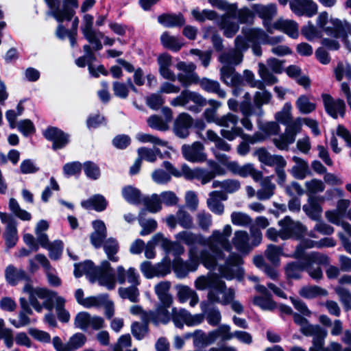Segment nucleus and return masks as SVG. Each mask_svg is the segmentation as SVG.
Wrapping results in <instances>:
<instances>
[{
  "label": "nucleus",
  "mask_w": 351,
  "mask_h": 351,
  "mask_svg": "<svg viewBox=\"0 0 351 351\" xmlns=\"http://www.w3.org/2000/svg\"><path fill=\"white\" fill-rule=\"evenodd\" d=\"M232 232L230 225L224 226L223 230H213L211 235L205 238L202 234H196L190 231H182L176 234L175 238L180 243H183L191 248H196L195 244L206 245L211 256L215 259H223L225 254L223 251H230L231 246L229 243V237Z\"/></svg>",
  "instance_id": "nucleus-1"
},
{
  "label": "nucleus",
  "mask_w": 351,
  "mask_h": 351,
  "mask_svg": "<svg viewBox=\"0 0 351 351\" xmlns=\"http://www.w3.org/2000/svg\"><path fill=\"white\" fill-rule=\"evenodd\" d=\"M23 291L29 294V303L37 312L40 313L43 307L51 311L54 305L58 319L63 323L69 321L70 314L64 308L66 300L57 293L45 288H34L29 282L25 285Z\"/></svg>",
  "instance_id": "nucleus-2"
},
{
  "label": "nucleus",
  "mask_w": 351,
  "mask_h": 351,
  "mask_svg": "<svg viewBox=\"0 0 351 351\" xmlns=\"http://www.w3.org/2000/svg\"><path fill=\"white\" fill-rule=\"evenodd\" d=\"M301 259L303 261H293L286 265L285 272L287 278L298 279L302 271L306 270L313 279L320 280L323 276L322 271L319 266L314 267L313 265H328L330 263L327 255L317 252L307 254Z\"/></svg>",
  "instance_id": "nucleus-3"
},
{
  "label": "nucleus",
  "mask_w": 351,
  "mask_h": 351,
  "mask_svg": "<svg viewBox=\"0 0 351 351\" xmlns=\"http://www.w3.org/2000/svg\"><path fill=\"white\" fill-rule=\"evenodd\" d=\"M213 256L207 250H203L200 252L196 248L189 250V260L184 261L181 258L176 257L172 263L173 269L177 277L183 278L186 277L190 271H195L201 262L207 269H215L217 265Z\"/></svg>",
  "instance_id": "nucleus-4"
},
{
  "label": "nucleus",
  "mask_w": 351,
  "mask_h": 351,
  "mask_svg": "<svg viewBox=\"0 0 351 351\" xmlns=\"http://www.w3.org/2000/svg\"><path fill=\"white\" fill-rule=\"evenodd\" d=\"M178 70L181 73L178 74V80L184 87H189L192 84H199L200 87L205 91L217 94L221 98H225L226 92L221 89L220 84L217 81L206 77L199 79L198 75L195 72L196 66L192 63L179 62L176 64Z\"/></svg>",
  "instance_id": "nucleus-5"
},
{
  "label": "nucleus",
  "mask_w": 351,
  "mask_h": 351,
  "mask_svg": "<svg viewBox=\"0 0 351 351\" xmlns=\"http://www.w3.org/2000/svg\"><path fill=\"white\" fill-rule=\"evenodd\" d=\"M316 25L323 33L335 38H342L349 47L348 37L351 36V23L346 20L329 16L326 11L320 12L316 19Z\"/></svg>",
  "instance_id": "nucleus-6"
},
{
  "label": "nucleus",
  "mask_w": 351,
  "mask_h": 351,
  "mask_svg": "<svg viewBox=\"0 0 351 351\" xmlns=\"http://www.w3.org/2000/svg\"><path fill=\"white\" fill-rule=\"evenodd\" d=\"M238 122L239 117L230 112L219 117L217 125L223 128L220 131L221 135L228 141H233L237 136H240L251 143H255L263 139L260 137L258 133L253 136L244 134L243 129L237 126Z\"/></svg>",
  "instance_id": "nucleus-7"
},
{
  "label": "nucleus",
  "mask_w": 351,
  "mask_h": 351,
  "mask_svg": "<svg viewBox=\"0 0 351 351\" xmlns=\"http://www.w3.org/2000/svg\"><path fill=\"white\" fill-rule=\"evenodd\" d=\"M250 234L241 230L235 231L231 243L229 241L230 246L232 245L241 254H248L261 243L263 238L262 232L258 228L250 227Z\"/></svg>",
  "instance_id": "nucleus-8"
},
{
  "label": "nucleus",
  "mask_w": 351,
  "mask_h": 351,
  "mask_svg": "<svg viewBox=\"0 0 351 351\" xmlns=\"http://www.w3.org/2000/svg\"><path fill=\"white\" fill-rule=\"evenodd\" d=\"M235 5V12L232 14H228V12L222 15L219 22L220 29L223 30V34L226 37L231 38L238 32L239 26L237 20L241 23H247L252 19V13L247 8H242L239 10H237V6Z\"/></svg>",
  "instance_id": "nucleus-9"
},
{
  "label": "nucleus",
  "mask_w": 351,
  "mask_h": 351,
  "mask_svg": "<svg viewBox=\"0 0 351 351\" xmlns=\"http://www.w3.org/2000/svg\"><path fill=\"white\" fill-rule=\"evenodd\" d=\"M281 229L278 232L275 228H270L267 230L266 235L269 239L277 241L280 237L283 240L290 238H300L305 231L304 227L298 221H293L289 217H285L279 221Z\"/></svg>",
  "instance_id": "nucleus-10"
},
{
  "label": "nucleus",
  "mask_w": 351,
  "mask_h": 351,
  "mask_svg": "<svg viewBox=\"0 0 351 351\" xmlns=\"http://www.w3.org/2000/svg\"><path fill=\"white\" fill-rule=\"evenodd\" d=\"M172 106H182L194 112H200L199 107L206 104V99L199 93L190 90H184L170 101Z\"/></svg>",
  "instance_id": "nucleus-11"
},
{
  "label": "nucleus",
  "mask_w": 351,
  "mask_h": 351,
  "mask_svg": "<svg viewBox=\"0 0 351 351\" xmlns=\"http://www.w3.org/2000/svg\"><path fill=\"white\" fill-rule=\"evenodd\" d=\"M242 263L243 260L241 256L232 252L226 259L224 265L219 266L218 270L221 276L227 280L237 278L241 280L244 274L243 269L241 267Z\"/></svg>",
  "instance_id": "nucleus-12"
},
{
  "label": "nucleus",
  "mask_w": 351,
  "mask_h": 351,
  "mask_svg": "<svg viewBox=\"0 0 351 351\" xmlns=\"http://www.w3.org/2000/svg\"><path fill=\"white\" fill-rule=\"evenodd\" d=\"M74 326L83 331L89 330H99L106 326L105 320L103 317L93 315L86 311H82L77 313L74 317Z\"/></svg>",
  "instance_id": "nucleus-13"
},
{
  "label": "nucleus",
  "mask_w": 351,
  "mask_h": 351,
  "mask_svg": "<svg viewBox=\"0 0 351 351\" xmlns=\"http://www.w3.org/2000/svg\"><path fill=\"white\" fill-rule=\"evenodd\" d=\"M234 295L233 289H228L223 281L218 280L216 281L215 287L208 291V299L213 303L228 305L234 298Z\"/></svg>",
  "instance_id": "nucleus-14"
},
{
  "label": "nucleus",
  "mask_w": 351,
  "mask_h": 351,
  "mask_svg": "<svg viewBox=\"0 0 351 351\" xmlns=\"http://www.w3.org/2000/svg\"><path fill=\"white\" fill-rule=\"evenodd\" d=\"M283 5H286L288 0H278ZM289 7L291 10L298 16H306L311 18L318 12V5L313 0H290Z\"/></svg>",
  "instance_id": "nucleus-15"
},
{
  "label": "nucleus",
  "mask_w": 351,
  "mask_h": 351,
  "mask_svg": "<svg viewBox=\"0 0 351 351\" xmlns=\"http://www.w3.org/2000/svg\"><path fill=\"white\" fill-rule=\"evenodd\" d=\"M93 25V17L90 14H85L83 18L82 32L88 43L93 45V49L99 51L103 47L100 40L104 37V34L99 31L94 30Z\"/></svg>",
  "instance_id": "nucleus-16"
},
{
  "label": "nucleus",
  "mask_w": 351,
  "mask_h": 351,
  "mask_svg": "<svg viewBox=\"0 0 351 351\" xmlns=\"http://www.w3.org/2000/svg\"><path fill=\"white\" fill-rule=\"evenodd\" d=\"M95 282L99 285L106 287L111 290L115 287L117 281V275L113 273L110 264L107 261L101 262V265L97 268L95 274Z\"/></svg>",
  "instance_id": "nucleus-17"
},
{
  "label": "nucleus",
  "mask_w": 351,
  "mask_h": 351,
  "mask_svg": "<svg viewBox=\"0 0 351 351\" xmlns=\"http://www.w3.org/2000/svg\"><path fill=\"white\" fill-rule=\"evenodd\" d=\"M78 8L77 0H63V8H59V2L57 0L56 6L54 8H49V15L52 16L59 23L64 21H71L74 16L75 9Z\"/></svg>",
  "instance_id": "nucleus-18"
},
{
  "label": "nucleus",
  "mask_w": 351,
  "mask_h": 351,
  "mask_svg": "<svg viewBox=\"0 0 351 351\" xmlns=\"http://www.w3.org/2000/svg\"><path fill=\"white\" fill-rule=\"evenodd\" d=\"M1 221L5 225L3 237L8 248L13 247L19 240L17 223L8 214L0 212Z\"/></svg>",
  "instance_id": "nucleus-19"
},
{
  "label": "nucleus",
  "mask_w": 351,
  "mask_h": 351,
  "mask_svg": "<svg viewBox=\"0 0 351 351\" xmlns=\"http://www.w3.org/2000/svg\"><path fill=\"white\" fill-rule=\"evenodd\" d=\"M220 79L228 86L234 87L233 95L238 96L240 93V86L243 85L242 76L232 66H222L220 69Z\"/></svg>",
  "instance_id": "nucleus-20"
},
{
  "label": "nucleus",
  "mask_w": 351,
  "mask_h": 351,
  "mask_svg": "<svg viewBox=\"0 0 351 351\" xmlns=\"http://www.w3.org/2000/svg\"><path fill=\"white\" fill-rule=\"evenodd\" d=\"M86 341V337L82 332H77L72 335L67 343H62L58 337L53 338L52 343L57 351H74L82 347Z\"/></svg>",
  "instance_id": "nucleus-21"
},
{
  "label": "nucleus",
  "mask_w": 351,
  "mask_h": 351,
  "mask_svg": "<svg viewBox=\"0 0 351 351\" xmlns=\"http://www.w3.org/2000/svg\"><path fill=\"white\" fill-rule=\"evenodd\" d=\"M322 98L326 112L332 118L343 117L346 112V104L343 100L334 99L328 94H322Z\"/></svg>",
  "instance_id": "nucleus-22"
},
{
  "label": "nucleus",
  "mask_w": 351,
  "mask_h": 351,
  "mask_svg": "<svg viewBox=\"0 0 351 351\" xmlns=\"http://www.w3.org/2000/svg\"><path fill=\"white\" fill-rule=\"evenodd\" d=\"M182 174L187 180H197L202 184L210 182L215 178V173L203 168L191 169L188 165L182 166Z\"/></svg>",
  "instance_id": "nucleus-23"
},
{
  "label": "nucleus",
  "mask_w": 351,
  "mask_h": 351,
  "mask_svg": "<svg viewBox=\"0 0 351 351\" xmlns=\"http://www.w3.org/2000/svg\"><path fill=\"white\" fill-rule=\"evenodd\" d=\"M182 153L184 158L191 162H202L206 160L204 147L198 141L193 143L191 145H182Z\"/></svg>",
  "instance_id": "nucleus-24"
},
{
  "label": "nucleus",
  "mask_w": 351,
  "mask_h": 351,
  "mask_svg": "<svg viewBox=\"0 0 351 351\" xmlns=\"http://www.w3.org/2000/svg\"><path fill=\"white\" fill-rule=\"evenodd\" d=\"M163 167L167 171H168V173L165 172L162 169H156L152 174L153 180L157 184H165L168 183L171 180V176H173L177 178L182 176V171H180L176 169L172 164L168 161H165L163 162Z\"/></svg>",
  "instance_id": "nucleus-25"
},
{
  "label": "nucleus",
  "mask_w": 351,
  "mask_h": 351,
  "mask_svg": "<svg viewBox=\"0 0 351 351\" xmlns=\"http://www.w3.org/2000/svg\"><path fill=\"white\" fill-rule=\"evenodd\" d=\"M193 124V118L187 113H180L174 121L173 131L180 138H186L189 134V128Z\"/></svg>",
  "instance_id": "nucleus-26"
},
{
  "label": "nucleus",
  "mask_w": 351,
  "mask_h": 351,
  "mask_svg": "<svg viewBox=\"0 0 351 351\" xmlns=\"http://www.w3.org/2000/svg\"><path fill=\"white\" fill-rule=\"evenodd\" d=\"M117 281L120 285L126 282L130 285H140V275L134 267L125 269L123 266L119 265L116 269Z\"/></svg>",
  "instance_id": "nucleus-27"
},
{
  "label": "nucleus",
  "mask_w": 351,
  "mask_h": 351,
  "mask_svg": "<svg viewBox=\"0 0 351 351\" xmlns=\"http://www.w3.org/2000/svg\"><path fill=\"white\" fill-rule=\"evenodd\" d=\"M44 136L47 139L53 141V149L63 148L69 141V135L57 128H48L45 131Z\"/></svg>",
  "instance_id": "nucleus-28"
},
{
  "label": "nucleus",
  "mask_w": 351,
  "mask_h": 351,
  "mask_svg": "<svg viewBox=\"0 0 351 351\" xmlns=\"http://www.w3.org/2000/svg\"><path fill=\"white\" fill-rule=\"evenodd\" d=\"M245 32L250 40L253 42H262V43L269 44L271 45H276L281 43L284 39V37L282 36H268L264 31L260 29H248Z\"/></svg>",
  "instance_id": "nucleus-29"
},
{
  "label": "nucleus",
  "mask_w": 351,
  "mask_h": 351,
  "mask_svg": "<svg viewBox=\"0 0 351 351\" xmlns=\"http://www.w3.org/2000/svg\"><path fill=\"white\" fill-rule=\"evenodd\" d=\"M294 322L300 326V331L306 336H312L313 338L317 334L325 335V329L317 325H311L306 319L297 313L293 314Z\"/></svg>",
  "instance_id": "nucleus-30"
},
{
  "label": "nucleus",
  "mask_w": 351,
  "mask_h": 351,
  "mask_svg": "<svg viewBox=\"0 0 351 351\" xmlns=\"http://www.w3.org/2000/svg\"><path fill=\"white\" fill-rule=\"evenodd\" d=\"M227 198V195L222 191H212L209 193L207 206L213 213L221 215L224 213V206L221 201L226 200Z\"/></svg>",
  "instance_id": "nucleus-31"
},
{
  "label": "nucleus",
  "mask_w": 351,
  "mask_h": 351,
  "mask_svg": "<svg viewBox=\"0 0 351 351\" xmlns=\"http://www.w3.org/2000/svg\"><path fill=\"white\" fill-rule=\"evenodd\" d=\"M158 63L159 65V73L163 78L175 82L178 80L173 71L170 69L172 65V58L167 53H163L158 56Z\"/></svg>",
  "instance_id": "nucleus-32"
},
{
  "label": "nucleus",
  "mask_w": 351,
  "mask_h": 351,
  "mask_svg": "<svg viewBox=\"0 0 351 351\" xmlns=\"http://www.w3.org/2000/svg\"><path fill=\"white\" fill-rule=\"evenodd\" d=\"M258 89L259 90L256 91L253 97L254 105L253 110L256 112V115L260 117L263 114L262 106L263 105L268 104L270 102L272 96L271 93L265 89L264 84L263 87Z\"/></svg>",
  "instance_id": "nucleus-33"
},
{
  "label": "nucleus",
  "mask_w": 351,
  "mask_h": 351,
  "mask_svg": "<svg viewBox=\"0 0 351 351\" xmlns=\"http://www.w3.org/2000/svg\"><path fill=\"white\" fill-rule=\"evenodd\" d=\"M274 27L292 38H297L299 36L298 23L293 20L279 19L274 23Z\"/></svg>",
  "instance_id": "nucleus-34"
},
{
  "label": "nucleus",
  "mask_w": 351,
  "mask_h": 351,
  "mask_svg": "<svg viewBox=\"0 0 351 351\" xmlns=\"http://www.w3.org/2000/svg\"><path fill=\"white\" fill-rule=\"evenodd\" d=\"M169 308L164 304L160 303L154 311L149 312V322H152L154 324H166L171 319V313L169 311Z\"/></svg>",
  "instance_id": "nucleus-35"
},
{
  "label": "nucleus",
  "mask_w": 351,
  "mask_h": 351,
  "mask_svg": "<svg viewBox=\"0 0 351 351\" xmlns=\"http://www.w3.org/2000/svg\"><path fill=\"white\" fill-rule=\"evenodd\" d=\"M94 232L90 234V242L96 247H100L107 235L106 225L103 221L96 220L93 221Z\"/></svg>",
  "instance_id": "nucleus-36"
},
{
  "label": "nucleus",
  "mask_w": 351,
  "mask_h": 351,
  "mask_svg": "<svg viewBox=\"0 0 351 351\" xmlns=\"http://www.w3.org/2000/svg\"><path fill=\"white\" fill-rule=\"evenodd\" d=\"M325 335L317 334L313 339V346L310 348L309 351H343L342 346L337 342H331L327 347H324V339L327 336V331L325 330Z\"/></svg>",
  "instance_id": "nucleus-37"
},
{
  "label": "nucleus",
  "mask_w": 351,
  "mask_h": 351,
  "mask_svg": "<svg viewBox=\"0 0 351 351\" xmlns=\"http://www.w3.org/2000/svg\"><path fill=\"white\" fill-rule=\"evenodd\" d=\"M163 112L166 114L167 116L165 120L162 119V117L157 115H153L148 118L147 124L151 128L160 131H165L168 130V124L172 118V112L169 108H165L163 109Z\"/></svg>",
  "instance_id": "nucleus-38"
},
{
  "label": "nucleus",
  "mask_w": 351,
  "mask_h": 351,
  "mask_svg": "<svg viewBox=\"0 0 351 351\" xmlns=\"http://www.w3.org/2000/svg\"><path fill=\"white\" fill-rule=\"evenodd\" d=\"M171 283L168 281H161L154 287V291L160 303L167 306H171L173 303V298L169 293Z\"/></svg>",
  "instance_id": "nucleus-39"
},
{
  "label": "nucleus",
  "mask_w": 351,
  "mask_h": 351,
  "mask_svg": "<svg viewBox=\"0 0 351 351\" xmlns=\"http://www.w3.org/2000/svg\"><path fill=\"white\" fill-rule=\"evenodd\" d=\"M97 268L90 261H86L82 263L75 264L74 275L76 278H80L82 275H86L91 282H95V274Z\"/></svg>",
  "instance_id": "nucleus-40"
},
{
  "label": "nucleus",
  "mask_w": 351,
  "mask_h": 351,
  "mask_svg": "<svg viewBox=\"0 0 351 351\" xmlns=\"http://www.w3.org/2000/svg\"><path fill=\"white\" fill-rule=\"evenodd\" d=\"M200 308L202 311V314H204V318L206 317L208 324L213 326H216L221 322V315L217 308H210V304L207 302H201Z\"/></svg>",
  "instance_id": "nucleus-41"
},
{
  "label": "nucleus",
  "mask_w": 351,
  "mask_h": 351,
  "mask_svg": "<svg viewBox=\"0 0 351 351\" xmlns=\"http://www.w3.org/2000/svg\"><path fill=\"white\" fill-rule=\"evenodd\" d=\"M243 58L241 51L235 49H230L222 53L219 57V61L223 66H232L240 64Z\"/></svg>",
  "instance_id": "nucleus-42"
},
{
  "label": "nucleus",
  "mask_w": 351,
  "mask_h": 351,
  "mask_svg": "<svg viewBox=\"0 0 351 351\" xmlns=\"http://www.w3.org/2000/svg\"><path fill=\"white\" fill-rule=\"evenodd\" d=\"M160 41L163 47L173 51H179L183 46V42L180 38L171 35L167 32L161 35Z\"/></svg>",
  "instance_id": "nucleus-43"
},
{
  "label": "nucleus",
  "mask_w": 351,
  "mask_h": 351,
  "mask_svg": "<svg viewBox=\"0 0 351 351\" xmlns=\"http://www.w3.org/2000/svg\"><path fill=\"white\" fill-rule=\"evenodd\" d=\"M81 205L86 209L102 211L106 208L107 202L104 196L95 195L87 200L82 201Z\"/></svg>",
  "instance_id": "nucleus-44"
},
{
  "label": "nucleus",
  "mask_w": 351,
  "mask_h": 351,
  "mask_svg": "<svg viewBox=\"0 0 351 351\" xmlns=\"http://www.w3.org/2000/svg\"><path fill=\"white\" fill-rule=\"evenodd\" d=\"M240 111L243 115L241 119V123L245 130L252 131L253 130V124L250 117L253 114H256V112L253 110V106L249 103H242L240 105Z\"/></svg>",
  "instance_id": "nucleus-45"
},
{
  "label": "nucleus",
  "mask_w": 351,
  "mask_h": 351,
  "mask_svg": "<svg viewBox=\"0 0 351 351\" xmlns=\"http://www.w3.org/2000/svg\"><path fill=\"white\" fill-rule=\"evenodd\" d=\"M158 21L167 27L181 26L185 23L182 14H162L158 17Z\"/></svg>",
  "instance_id": "nucleus-46"
},
{
  "label": "nucleus",
  "mask_w": 351,
  "mask_h": 351,
  "mask_svg": "<svg viewBox=\"0 0 351 351\" xmlns=\"http://www.w3.org/2000/svg\"><path fill=\"white\" fill-rule=\"evenodd\" d=\"M5 273L7 281L13 285L19 280H25L27 278V274L23 269H17L11 265L6 267Z\"/></svg>",
  "instance_id": "nucleus-47"
},
{
  "label": "nucleus",
  "mask_w": 351,
  "mask_h": 351,
  "mask_svg": "<svg viewBox=\"0 0 351 351\" xmlns=\"http://www.w3.org/2000/svg\"><path fill=\"white\" fill-rule=\"evenodd\" d=\"M295 165L292 167L291 173L297 179H304L308 172V163L298 156L292 158Z\"/></svg>",
  "instance_id": "nucleus-48"
},
{
  "label": "nucleus",
  "mask_w": 351,
  "mask_h": 351,
  "mask_svg": "<svg viewBox=\"0 0 351 351\" xmlns=\"http://www.w3.org/2000/svg\"><path fill=\"white\" fill-rule=\"evenodd\" d=\"M275 185L271 181L269 177H267L261 182V189L256 193L257 198L260 200H266L269 199L273 195L275 189Z\"/></svg>",
  "instance_id": "nucleus-49"
},
{
  "label": "nucleus",
  "mask_w": 351,
  "mask_h": 351,
  "mask_svg": "<svg viewBox=\"0 0 351 351\" xmlns=\"http://www.w3.org/2000/svg\"><path fill=\"white\" fill-rule=\"evenodd\" d=\"M215 343L211 337V332L207 334L202 330H196L193 332V344L196 348H204Z\"/></svg>",
  "instance_id": "nucleus-50"
},
{
  "label": "nucleus",
  "mask_w": 351,
  "mask_h": 351,
  "mask_svg": "<svg viewBox=\"0 0 351 351\" xmlns=\"http://www.w3.org/2000/svg\"><path fill=\"white\" fill-rule=\"evenodd\" d=\"M286 73L289 77L295 79L300 85L304 86L305 88L310 86L309 78L306 75H301V69L298 66L295 65L289 66L286 69Z\"/></svg>",
  "instance_id": "nucleus-51"
},
{
  "label": "nucleus",
  "mask_w": 351,
  "mask_h": 351,
  "mask_svg": "<svg viewBox=\"0 0 351 351\" xmlns=\"http://www.w3.org/2000/svg\"><path fill=\"white\" fill-rule=\"evenodd\" d=\"M139 285H130L128 287H120L118 290L119 296L123 299H128L131 302H138L139 300Z\"/></svg>",
  "instance_id": "nucleus-52"
},
{
  "label": "nucleus",
  "mask_w": 351,
  "mask_h": 351,
  "mask_svg": "<svg viewBox=\"0 0 351 351\" xmlns=\"http://www.w3.org/2000/svg\"><path fill=\"white\" fill-rule=\"evenodd\" d=\"M303 210L314 220H317L322 212L321 206L314 198L308 199V203L303 206Z\"/></svg>",
  "instance_id": "nucleus-53"
},
{
  "label": "nucleus",
  "mask_w": 351,
  "mask_h": 351,
  "mask_svg": "<svg viewBox=\"0 0 351 351\" xmlns=\"http://www.w3.org/2000/svg\"><path fill=\"white\" fill-rule=\"evenodd\" d=\"M163 239V234L162 233H157L152 237V238L145 245V256L147 258L151 259L154 258L156 255L155 247L160 245L162 247Z\"/></svg>",
  "instance_id": "nucleus-54"
},
{
  "label": "nucleus",
  "mask_w": 351,
  "mask_h": 351,
  "mask_svg": "<svg viewBox=\"0 0 351 351\" xmlns=\"http://www.w3.org/2000/svg\"><path fill=\"white\" fill-rule=\"evenodd\" d=\"M122 195L128 202L132 204L141 203L143 199L140 191L132 186L123 187L122 189Z\"/></svg>",
  "instance_id": "nucleus-55"
},
{
  "label": "nucleus",
  "mask_w": 351,
  "mask_h": 351,
  "mask_svg": "<svg viewBox=\"0 0 351 351\" xmlns=\"http://www.w3.org/2000/svg\"><path fill=\"white\" fill-rule=\"evenodd\" d=\"M302 34L308 40L312 41L315 39L321 38L323 36L322 29L317 25L315 26L311 22H308L304 25L301 29Z\"/></svg>",
  "instance_id": "nucleus-56"
},
{
  "label": "nucleus",
  "mask_w": 351,
  "mask_h": 351,
  "mask_svg": "<svg viewBox=\"0 0 351 351\" xmlns=\"http://www.w3.org/2000/svg\"><path fill=\"white\" fill-rule=\"evenodd\" d=\"M328 293L327 291L318 286H305L300 289L299 294L307 299L315 298L318 296H325Z\"/></svg>",
  "instance_id": "nucleus-57"
},
{
  "label": "nucleus",
  "mask_w": 351,
  "mask_h": 351,
  "mask_svg": "<svg viewBox=\"0 0 351 351\" xmlns=\"http://www.w3.org/2000/svg\"><path fill=\"white\" fill-rule=\"evenodd\" d=\"M104 250L108 259L112 262H117L119 257L116 254L119 250V243L114 238H109L104 243Z\"/></svg>",
  "instance_id": "nucleus-58"
},
{
  "label": "nucleus",
  "mask_w": 351,
  "mask_h": 351,
  "mask_svg": "<svg viewBox=\"0 0 351 351\" xmlns=\"http://www.w3.org/2000/svg\"><path fill=\"white\" fill-rule=\"evenodd\" d=\"M230 219L233 225L244 228L250 227L253 221L250 215L239 211L232 212L230 215Z\"/></svg>",
  "instance_id": "nucleus-59"
},
{
  "label": "nucleus",
  "mask_w": 351,
  "mask_h": 351,
  "mask_svg": "<svg viewBox=\"0 0 351 351\" xmlns=\"http://www.w3.org/2000/svg\"><path fill=\"white\" fill-rule=\"evenodd\" d=\"M9 209L14 216L22 221H30L32 219L31 213L21 208L14 198L10 199Z\"/></svg>",
  "instance_id": "nucleus-60"
},
{
  "label": "nucleus",
  "mask_w": 351,
  "mask_h": 351,
  "mask_svg": "<svg viewBox=\"0 0 351 351\" xmlns=\"http://www.w3.org/2000/svg\"><path fill=\"white\" fill-rule=\"evenodd\" d=\"M210 332L214 342L219 338H221L222 341H228L234 338V332H231L230 326L227 324L220 325L217 329Z\"/></svg>",
  "instance_id": "nucleus-61"
},
{
  "label": "nucleus",
  "mask_w": 351,
  "mask_h": 351,
  "mask_svg": "<svg viewBox=\"0 0 351 351\" xmlns=\"http://www.w3.org/2000/svg\"><path fill=\"white\" fill-rule=\"evenodd\" d=\"M162 247L168 253L172 252L176 257L184 253V247L180 243V242H172L169 239L163 236Z\"/></svg>",
  "instance_id": "nucleus-62"
},
{
  "label": "nucleus",
  "mask_w": 351,
  "mask_h": 351,
  "mask_svg": "<svg viewBox=\"0 0 351 351\" xmlns=\"http://www.w3.org/2000/svg\"><path fill=\"white\" fill-rule=\"evenodd\" d=\"M291 110L292 106L291 103H285L281 110L275 114V119L278 123L285 125L290 123L291 121L292 120Z\"/></svg>",
  "instance_id": "nucleus-63"
},
{
  "label": "nucleus",
  "mask_w": 351,
  "mask_h": 351,
  "mask_svg": "<svg viewBox=\"0 0 351 351\" xmlns=\"http://www.w3.org/2000/svg\"><path fill=\"white\" fill-rule=\"evenodd\" d=\"M141 202L146 208L151 213H157L162 209V204L160 197L157 194H153L150 197H143Z\"/></svg>",
  "instance_id": "nucleus-64"
}]
</instances>
